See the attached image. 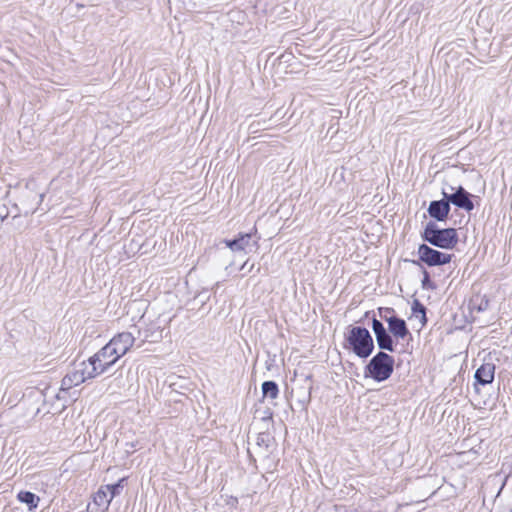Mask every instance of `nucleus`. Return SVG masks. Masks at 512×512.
Instances as JSON below:
<instances>
[{
    "mask_svg": "<svg viewBox=\"0 0 512 512\" xmlns=\"http://www.w3.org/2000/svg\"><path fill=\"white\" fill-rule=\"evenodd\" d=\"M423 240L441 249H452L458 243V234L454 228L439 229L434 222H428L423 233Z\"/></svg>",
    "mask_w": 512,
    "mask_h": 512,
    "instance_id": "1",
    "label": "nucleus"
},
{
    "mask_svg": "<svg viewBox=\"0 0 512 512\" xmlns=\"http://www.w3.org/2000/svg\"><path fill=\"white\" fill-rule=\"evenodd\" d=\"M346 340L352 351L360 358H367L373 352V338L369 331L364 327H351Z\"/></svg>",
    "mask_w": 512,
    "mask_h": 512,
    "instance_id": "2",
    "label": "nucleus"
},
{
    "mask_svg": "<svg viewBox=\"0 0 512 512\" xmlns=\"http://www.w3.org/2000/svg\"><path fill=\"white\" fill-rule=\"evenodd\" d=\"M95 371V366L88 360L74 363L61 381V390H70L88 379L97 377Z\"/></svg>",
    "mask_w": 512,
    "mask_h": 512,
    "instance_id": "3",
    "label": "nucleus"
},
{
    "mask_svg": "<svg viewBox=\"0 0 512 512\" xmlns=\"http://www.w3.org/2000/svg\"><path fill=\"white\" fill-rule=\"evenodd\" d=\"M394 367V359L385 352H378L365 368V376H370L377 382L388 379Z\"/></svg>",
    "mask_w": 512,
    "mask_h": 512,
    "instance_id": "4",
    "label": "nucleus"
},
{
    "mask_svg": "<svg viewBox=\"0 0 512 512\" xmlns=\"http://www.w3.org/2000/svg\"><path fill=\"white\" fill-rule=\"evenodd\" d=\"M120 356L116 354L109 344H106L96 354L88 359L92 366H95L96 375H101L108 371V369L114 365Z\"/></svg>",
    "mask_w": 512,
    "mask_h": 512,
    "instance_id": "5",
    "label": "nucleus"
},
{
    "mask_svg": "<svg viewBox=\"0 0 512 512\" xmlns=\"http://www.w3.org/2000/svg\"><path fill=\"white\" fill-rule=\"evenodd\" d=\"M419 259L426 263L428 266H440L447 264L451 261L452 255L443 253L429 247L426 244H421L418 248Z\"/></svg>",
    "mask_w": 512,
    "mask_h": 512,
    "instance_id": "6",
    "label": "nucleus"
},
{
    "mask_svg": "<svg viewBox=\"0 0 512 512\" xmlns=\"http://www.w3.org/2000/svg\"><path fill=\"white\" fill-rule=\"evenodd\" d=\"M393 310L390 308H379V315L388 323V329L390 333L396 339H404L410 334L406 322L396 316H388L387 314L392 313Z\"/></svg>",
    "mask_w": 512,
    "mask_h": 512,
    "instance_id": "7",
    "label": "nucleus"
},
{
    "mask_svg": "<svg viewBox=\"0 0 512 512\" xmlns=\"http://www.w3.org/2000/svg\"><path fill=\"white\" fill-rule=\"evenodd\" d=\"M442 195L447 199L448 203H452L458 208L464 209L468 212L474 209V204L471 200V194L468 193L461 185L457 187L455 192L448 193L447 188H442Z\"/></svg>",
    "mask_w": 512,
    "mask_h": 512,
    "instance_id": "8",
    "label": "nucleus"
},
{
    "mask_svg": "<svg viewBox=\"0 0 512 512\" xmlns=\"http://www.w3.org/2000/svg\"><path fill=\"white\" fill-rule=\"evenodd\" d=\"M135 337L131 332H121L114 336L107 344L111 346L117 355L124 356L133 346Z\"/></svg>",
    "mask_w": 512,
    "mask_h": 512,
    "instance_id": "9",
    "label": "nucleus"
},
{
    "mask_svg": "<svg viewBox=\"0 0 512 512\" xmlns=\"http://www.w3.org/2000/svg\"><path fill=\"white\" fill-rule=\"evenodd\" d=\"M372 330L375 334L378 347L390 352L394 351V345L391 335L386 331L383 323L376 319H372Z\"/></svg>",
    "mask_w": 512,
    "mask_h": 512,
    "instance_id": "10",
    "label": "nucleus"
},
{
    "mask_svg": "<svg viewBox=\"0 0 512 512\" xmlns=\"http://www.w3.org/2000/svg\"><path fill=\"white\" fill-rule=\"evenodd\" d=\"M450 212V205L447 199L432 201L428 207L429 215L437 221H444Z\"/></svg>",
    "mask_w": 512,
    "mask_h": 512,
    "instance_id": "11",
    "label": "nucleus"
},
{
    "mask_svg": "<svg viewBox=\"0 0 512 512\" xmlns=\"http://www.w3.org/2000/svg\"><path fill=\"white\" fill-rule=\"evenodd\" d=\"M495 375V365L493 363L482 364L475 372L476 382L481 385H487L493 382Z\"/></svg>",
    "mask_w": 512,
    "mask_h": 512,
    "instance_id": "12",
    "label": "nucleus"
},
{
    "mask_svg": "<svg viewBox=\"0 0 512 512\" xmlns=\"http://www.w3.org/2000/svg\"><path fill=\"white\" fill-rule=\"evenodd\" d=\"M109 488L101 486L93 497V502L99 507L100 510L105 511L108 509L112 499L108 493Z\"/></svg>",
    "mask_w": 512,
    "mask_h": 512,
    "instance_id": "13",
    "label": "nucleus"
},
{
    "mask_svg": "<svg viewBox=\"0 0 512 512\" xmlns=\"http://www.w3.org/2000/svg\"><path fill=\"white\" fill-rule=\"evenodd\" d=\"M251 241V234H240L236 239L225 240V244L232 251H243L245 250Z\"/></svg>",
    "mask_w": 512,
    "mask_h": 512,
    "instance_id": "14",
    "label": "nucleus"
},
{
    "mask_svg": "<svg viewBox=\"0 0 512 512\" xmlns=\"http://www.w3.org/2000/svg\"><path fill=\"white\" fill-rule=\"evenodd\" d=\"M162 328L158 323H151L144 331H143V341L148 342H158L162 339Z\"/></svg>",
    "mask_w": 512,
    "mask_h": 512,
    "instance_id": "15",
    "label": "nucleus"
},
{
    "mask_svg": "<svg viewBox=\"0 0 512 512\" xmlns=\"http://www.w3.org/2000/svg\"><path fill=\"white\" fill-rule=\"evenodd\" d=\"M17 499L21 503L26 504L30 511L36 509L40 502L39 496H37L34 493L29 492V491H20L17 494Z\"/></svg>",
    "mask_w": 512,
    "mask_h": 512,
    "instance_id": "16",
    "label": "nucleus"
},
{
    "mask_svg": "<svg viewBox=\"0 0 512 512\" xmlns=\"http://www.w3.org/2000/svg\"><path fill=\"white\" fill-rule=\"evenodd\" d=\"M262 393L263 397H268L270 399H276L279 394L278 385L274 381H265L262 384Z\"/></svg>",
    "mask_w": 512,
    "mask_h": 512,
    "instance_id": "17",
    "label": "nucleus"
},
{
    "mask_svg": "<svg viewBox=\"0 0 512 512\" xmlns=\"http://www.w3.org/2000/svg\"><path fill=\"white\" fill-rule=\"evenodd\" d=\"M125 481V478L120 479L117 483L112 485H105L106 488H109V495L111 496V499L113 500L114 497L119 495L123 489V483Z\"/></svg>",
    "mask_w": 512,
    "mask_h": 512,
    "instance_id": "18",
    "label": "nucleus"
},
{
    "mask_svg": "<svg viewBox=\"0 0 512 512\" xmlns=\"http://www.w3.org/2000/svg\"><path fill=\"white\" fill-rule=\"evenodd\" d=\"M412 310L415 314L417 313H421L422 314V317H423V324L426 322V317H425V307L419 302V301H414L413 303V306H412Z\"/></svg>",
    "mask_w": 512,
    "mask_h": 512,
    "instance_id": "19",
    "label": "nucleus"
},
{
    "mask_svg": "<svg viewBox=\"0 0 512 512\" xmlns=\"http://www.w3.org/2000/svg\"><path fill=\"white\" fill-rule=\"evenodd\" d=\"M334 512H359V511L356 508L335 505Z\"/></svg>",
    "mask_w": 512,
    "mask_h": 512,
    "instance_id": "20",
    "label": "nucleus"
},
{
    "mask_svg": "<svg viewBox=\"0 0 512 512\" xmlns=\"http://www.w3.org/2000/svg\"><path fill=\"white\" fill-rule=\"evenodd\" d=\"M429 283H430L429 273L427 271H424V277H423V280H422V286L425 288V287L428 286Z\"/></svg>",
    "mask_w": 512,
    "mask_h": 512,
    "instance_id": "21",
    "label": "nucleus"
},
{
    "mask_svg": "<svg viewBox=\"0 0 512 512\" xmlns=\"http://www.w3.org/2000/svg\"><path fill=\"white\" fill-rule=\"evenodd\" d=\"M43 199V194H35L34 195V200H35V204L38 205Z\"/></svg>",
    "mask_w": 512,
    "mask_h": 512,
    "instance_id": "22",
    "label": "nucleus"
},
{
    "mask_svg": "<svg viewBox=\"0 0 512 512\" xmlns=\"http://www.w3.org/2000/svg\"><path fill=\"white\" fill-rule=\"evenodd\" d=\"M443 188H447L448 189V193L455 192V190L457 189V187H454V186H452L450 184H447V183L444 184Z\"/></svg>",
    "mask_w": 512,
    "mask_h": 512,
    "instance_id": "23",
    "label": "nucleus"
},
{
    "mask_svg": "<svg viewBox=\"0 0 512 512\" xmlns=\"http://www.w3.org/2000/svg\"><path fill=\"white\" fill-rule=\"evenodd\" d=\"M249 269L248 261H245L244 264L241 266L240 270Z\"/></svg>",
    "mask_w": 512,
    "mask_h": 512,
    "instance_id": "24",
    "label": "nucleus"
},
{
    "mask_svg": "<svg viewBox=\"0 0 512 512\" xmlns=\"http://www.w3.org/2000/svg\"><path fill=\"white\" fill-rule=\"evenodd\" d=\"M249 269L248 261H245L244 264L241 266L240 270Z\"/></svg>",
    "mask_w": 512,
    "mask_h": 512,
    "instance_id": "25",
    "label": "nucleus"
},
{
    "mask_svg": "<svg viewBox=\"0 0 512 512\" xmlns=\"http://www.w3.org/2000/svg\"><path fill=\"white\" fill-rule=\"evenodd\" d=\"M253 267H254V265H253V264H252V265H250V267H249L248 271L250 272V271L253 269Z\"/></svg>",
    "mask_w": 512,
    "mask_h": 512,
    "instance_id": "26",
    "label": "nucleus"
}]
</instances>
